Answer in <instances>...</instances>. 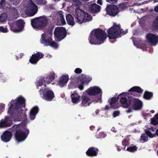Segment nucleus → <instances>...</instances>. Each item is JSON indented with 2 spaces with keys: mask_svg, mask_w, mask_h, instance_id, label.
I'll return each instance as SVG.
<instances>
[{
  "mask_svg": "<svg viewBox=\"0 0 158 158\" xmlns=\"http://www.w3.org/2000/svg\"><path fill=\"white\" fill-rule=\"evenodd\" d=\"M120 102L123 108H128L131 106L135 110H140L142 106V103L140 100L131 96L121 97Z\"/></svg>",
  "mask_w": 158,
  "mask_h": 158,
  "instance_id": "2",
  "label": "nucleus"
},
{
  "mask_svg": "<svg viewBox=\"0 0 158 158\" xmlns=\"http://www.w3.org/2000/svg\"><path fill=\"white\" fill-rule=\"evenodd\" d=\"M148 140V136L145 134H142L139 139L140 141L142 143H144Z\"/></svg>",
  "mask_w": 158,
  "mask_h": 158,
  "instance_id": "33",
  "label": "nucleus"
},
{
  "mask_svg": "<svg viewBox=\"0 0 158 158\" xmlns=\"http://www.w3.org/2000/svg\"><path fill=\"white\" fill-rule=\"evenodd\" d=\"M146 37L148 42L152 45H156L158 42V36L152 33H148Z\"/></svg>",
  "mask_w": 158,
  "mask_h": 158,
  "instance_id": "14",
  "label": "nucleus"
},
{
  "mask_svg": "<svg viewBox=\"0 0 158 158\" xmlns=\"http://www.w3.org/2000/svg\"><path fill=\"white\" fill-rule=\"evenodd\" d=\"M29 15L30 16H33L38 11L37 6L31 1L27 8Z\"/></svg>",
  "mask_w": 158,
  "mask_h": 158,
  "instance_id": "16",
  "label": "nucleus"
},
{
  "mask_svg": "<svg viewBox=\"0 0 158 158\" xmlns=\"http://www.w3.org/2000/svg\"><path fill=\"white\" fill-rule=\"evenodd\" d=\"M99 151L97 148L92 147H89L86 152V155L89 157L96 156Z\"/></svg>",
  "mask_w": 158,
  "mask_h": 158,
  "instance_id": "18",
  "label": "nucleus"
},
{
  "mask_svg": "<svg viewBox=\"0 0 158 158\" xmlns=\"http://www.w3.org/2000/svg\"><path fill=\"white\" fill-rule=\"evenodd\" d=\"M154 117L156 118V119L158 120V113L155 115Z\"/></svg>",
  "mask_w": 158,
  "mask_h": 158,
  "instance_id": "64",
  "label": "nucleus"
},
{
  "mask_svg": "<svg viewBox=\"0 0 158 158\" xmlns=\"http://www.w3.org/2000/svg\"><path fill=\"white\" fill-rule=\"evenodd\" d=\"M69 88H73L74 87V84L73 83H72L70 82L69 83Z\"/></svg>",
  "mask_w": 158,
  "mask_h": 158,
  "instance_id": "54",
  "label": "nucleus"
},
{
  "mask_svg": "<svg viewBox=\"0 0 158 158\" xmlns=\"http://www.w3.org/2000/svg\"><path fill=\"white\" fill-rule=\"evenodd\" d=\"M82 102L81 104V106H86L90 105L92 101L90 100L88 96H83L81 98Z\"/></svg>",
  "mask_w": 158,
  "mask_h": 158,
  "instance_id": "21",
  "label": "nucleus"
},
{
  "mask_svg": "<svg viewBox=\"0 0 158 158\" xmlns=\"http://www.w3.org/2000/svg\"><path fill=\"white\" fill-rule=\"evenodd\" d=\"M107 36L104 30L97 29L91 32L88 39L89 43L92 44H100L104 43Z\"/></svg>",
  "mask_w": 158,
  "mask_h": 158,
  "instance_id": "3",
  "label": "nucleus"
},
{
  "mask_svg": "<svg viewBox=\"0 0 158 158\" xmlns=\"http://www.w3.org/2000/svg\"><path fill=\"white\" fill-rule=\"evenodd\" d=\"M156 129V127L154 128V127H151L149 129L152 131H154L155 129Z\"/></svg>",
  "mask_w": 158,
  "mask_h": 158,
  "instance_id": "62",
  "label": "nucleus"
},
{
  "mask_svg": "<svg viewBox=\"0 0 158 158\" xmlns=\"http://www.w3.org/2000/svg\"><path fill=\"white\" fill-rule=\"evenodd\" d=\"M44 54L40 52H38L33 54L30 57L29 60V62L33 64H36L40 59L44 57Z\"/></svg>",
  "mask_w": 158,
  "mask_h": 158,
  "instance_id": "12",
  "label": "nucleus"
},
{
  "mask_svg": "<svg viewBox=\"0 0 158 158\" xmlns=\"http://www.w3.org/2000/svg\"><path fill=\"white\" fill-rule=\"evenodd\" d=\"M97 3L100 5H102V0H98L97 2Z\"/></svg>",
  "mask_w": 158,
  "mask_h": 158,
  "instance_id": "60",
  "label": "nucleus"
},
{
  "mask_svg": "<svg viewBox=\"0 0 158 158\" xmlns=\"http://www.w3.org/2000/svg\"><path fill=\"white\" fill-rule=\"evenodd\" d=\"M74 17L77 22L80 24L89 21L91 18V15L79 8L76 9Z\"/></svg>",
  "mask_w": 158,
  "mask_h": 158,
  "instance_id": "6",
  "label": "nucleus"
},
{
  "mask_svg": "<svg viewBox=\"0 0 158 158\" xmlns=\"http://www.w3.org/2000/svg\"><path fill=\"white\" fill-rule=\"evenodd\" d=\"M116 145V147L117 148V150L119 152L121 150V148H120V147L118 146L117 145Z\"/></svg>",
  "mask_w": 158,
  "mask_h": 158,
  "instance_id": "63",
  "label": "nucleus"
},
{
  "mask_svg": "<svg viewBox=\"0 0 158 158\" xmlns=\"http://www.w3.org/2000/svg\"><path fill=\"white\" fill-rule=\"evenodd\" d=\"M95 128V127L94 126H90V129L92 131H93Z\"/></svg>",
  "mask_w": 158,
  "mask_h": 158,
  "instance_id": "57",
  "label": "nucleus"
},
{
  "mask_svg": "<svg viewBox=\"0 0 158 158\" xmlns=\"http://www.w3.org/2000/svg\"><path fill=\"white\" fill-rule=\"evenodd\" d=\"M153 28L155 30H158V16L156 17L153 22Z\"/></svg>",
  "mask_w": 158,
  "mask_h": 158,
  "instance_id": "36",
  "label": "nucleus"
},
{
  "mask_svg": "<svg viewBox=\"0 0 158 158\" xmlns=\"http://www.w3.org/2000/svg\"><path fill=\"white\" fill-rule=\"evenodd\" d=\"M118 0H106V1L110 3L114 4Z\"/></svg>",
  "mask_w": 158,
  "mask_h": 158,
  "instance_id": "53",
  "label": "nucleus"
},
{
  "mask_svg": "<svg viewBox=\"0 0 158 158\" xmlns=\"http://www.w3.org/2000/svg\"><path fill=\"white\" fill-rule=\"evenodd\" d=\"M6 2L5 0H1L0 2V6L1 7H3L5 6Z\"/></svg>",
  "mask_w": 158,
  "mask_h": 158,
  "instance_id": "52",
  "label": "nucleus"
},
{
  "mask_svg": "<svg viewBox=\"0 0 158 158\" xmlns=\"http://www.w3.org/2000/svg\"><path fill=\"white\" fill-rule=\"evenodd\" d=\"M77 78L78 80L80 81H81L84 83H88L92 79V78L89 76L84 75L83 74L78 77Z\"/></svg>",
  "mask_w": 158,
  "mask_h": 158,
  "instance_id": "24",
  "label": "nucleus"
},
{
  "mask_svg": "<svg viewBox=\"0 0 158 158\" xmlns=\"http://www.w3.org/2000/svg\"><path fill=\"white\" fill-rule=\"evenodd\" d=\"M66 19L69 25L73 26L75 24L74 18L70 14H68L66 16Z\"/></svg>",
  "mask_w": 158,
  "mask_h": 158,
  "instance_id": "28",
  "label": "nucleus"
},
{
  "mask_svg": "<svg viewBox=\"0 0 158 158\" xmlns=\"http://www.w3.org/2000/svg\"><path fill=\"white\" fill-rule=\"evenodd\" d=\"M11 130L14 133L15 138L18 142H22L26 139L28 136L29 131L26 128H20L19 124L14 125Z\"/></svg>",
  "mask_w": 158,
  "mask_h": 158,
  "instance_id": "4",
  "label": "nucleus"
},
{
  "mask_svg": "<svg viewBox=\"0 0 158 158\" xmlns=\"http://www.w3.org/2000/svg\"><path fill=\"white\" fill-rule=\"evenodd\" d=\"M128 91L129 92H135L140 94L142 93L143 90L139 86H135L130 89Z\"/></svg>",
  "mask_w": 158,
  "mask_h": 158,
  "instance_id": "29",
  "label": "nucleus"
},
{
  "mask_svg": "<svg viewBox=\"0 0 158 158\" xmlns=\"http://www.w3.org/2000/svg\"><path fill=\"white\" fill-rule=\"evenodd\" d=\"M44 82L45 83L44 77H40L39 80L37 82L36 86L38 87L42 86Z\"/></svg>",
  "mask_w": 158,
  "mask_h": 158,
  "instance_id": "35",
  "label": "nucleus"
},
{
  "mask_svg": "<svg viewBox=\"0 0 158 158\" xmlns=\"http://www.w3.org/2000/svg\"><path fill=\"white\" fill-rule=\"evenodd\" d=\"M82 72V70L81 69L79 68H76L74 71V72L78 74Z\"/></svg>",
  "mask_w": 158,
  "mask_h": 158,
  "instance_id": "49",
  "label": "nucleus"
},
{
  "mask_svg": "<svg viewBox=\"0 0 158 158\" xmlns=\"http://www.w3.org/2000/svg\"><path fill=\"white\" fill-rule=\"evenodd\" d=\"M48 22L47 18L43 15L33 19L31 20V23L34 28L41 30L47 25Z\"/></svg>",
  "mask_w": 158,
  "mask_h": 158,
  "instance_id": "5",
  "label": "nucleus"
},
{
  "mask_svg": "<svg viewBox=\"0 0 158 158\" xmlns=\"http://www.w3.org/2000/svg\"><path fill=\"white\" fill-rule=\"evenodd\" d=\"M69 79V76L68 74H63L59 79L58 84L61 87H63L66 85Z\"/></svg>",
  "mask_w": 158,
  "mask_h": 158,
  "instance_id": "20",
  "label": "nucleus"
},
{
  "mask_svg": "<svg viewBox=\"0 0 158 158\" xmlns=\"http://www.w3.org/2000/svg\"><path fill=\"white\" fill-rule=\"evenodd\" d=\"M125 93L123 92L119 95L117 96V99L116 98L112 97L111 98L108 99V102H109L111 108L114 109H116L119 107L118 104L117 102V101H118L119 98V97H122V95L125 94Z\"/></svg>",
  "mask_w": 158,
  "mask_h": 158,
  "instance_id": "13",
  "label": "nucleus"
},
{
  "mask_svg": "<svg viewBox=\"0 0 158 158\" xmlns=\"http://www.w3.org/2000/svg\"><path fill=\"white\" fill-rule=\"evenodd\" d=\"M10 106L9 108L8 114L15 120L19 121H24L27 119L25 112L23 113L22 108L25 107V99L22 96H19L15 102L14 100L10 102Z\"/></svg>",
  "mask_w": 158,
  "mask_h": 158,
  "instance_id": "1",
  "label": "nucleus"
},
{
  "mask_svg": "<svg viewBox=\"0 0 158 158\" xmlns=\"http://www.w3.org/2000/svg\"><path fill=\"white\" fill-rule=\"evenodd\" d=\"M154 135H155V137L156 135L158 137V129L156 130V133L154 134Z\"/></svg>",
  "mask_w": 158,
  "mask_h": 158,
  "instance_id": "61",
  "label": "nucleus"
},
{
  "mask_svg": "<svg viewBox=\"0 0 158 158\" xmlns=\"http://www.w3.org/2000/svg\"><path fill=\"white\" fill-rule=\"evenodd\" d=\"M5 107V104L1 103H0V114L3 111Z\"/></svg>",
  "mask_w": 158,
  "mask_h": 158,
  "instance_id": "47",
  "label": "nucleus"
},
{
  "mask_svg": "<svg viewBox=\"0 0 158 158\" xmlns=\"http://www.w3.org/2000/svg\"><path fill=\"white\" fill-rule=\"evenodd\" d=\"M58 19L60 20L63 25L65 24L66 23L64 15L62 14H59Z\"/></svg>",
  "mask_w": 158,
  "mask_h": 158,
  "instance_id": "39",
  "label": "nucleus"
},
{
  "mask_svg": "<svg viewBox=\"0 0 158 158\" xmlns=\"http://www.w3.org/2000/svg\"><path fill=\"white\" fill-rule=\"evenodd\" d=\"M11 13L13 17L15 18H17L19 17V13L16 9L14 8H11Z\"/></svg>",
  "mask_w": 158,
  "mask_h": 158,
  "instance_id": "32",
  "label": "nucleus"
},
{
  "mask_svg": "<svg viewBox=\"0 0 158 158\" xmlns=\"http://www.w3.org/2000/svg\"><path fill=\"white\" fill-rule=\"evenodd\" d=\"M122 145L124 146L123 148H122L123 150L125 151L126 147L129 145V141L126 139H124L122 141Z\"/></svg>",
  "mask_w": 158,
  "mask_h": 158,
  "instance_id": "37",
  "label": "nucleus"
},
{
  "mask_svg": "<svg viewBox=\"0 0 158 158\" xmlns=\"http://www.w3.org/2000/svg\"><path fill=\"white\" fill-rule=\"evenodd\" d=\"M8 24L10 27V29L11 31L14 32H19L18 28L17 27L16 24H14V23L11 22H9Z\"/></svg>",
  "mask_w": 158,
  "mask_h": 158,
  "instance_id": "30",
  "label": "nucleus"
},
{
  "mask_svg": "<svg viewBox=\"0 0 158 158\" xmlns=\"http://www.w3.org/2000/svg\"><path fill=\"white\" fill-rule=\"evenodd\" d=\"M110 109V107L108 105L106 106L104 110H108Z\"/></svg>",
  "mask_w": 158,
  "mask_h": 158,
  "instance_id": "58",
  "label": "nucleus"
},
{
  "mask_svg": "<svg viewBox=\"0 0 158 158\" xmlns=\"http://www.w3.org/2000/svg\"><path fill=\"white\" fill-rule=\"evenodd\" d=\"M0 31L3 33H6L8 31V30L6 27L0 26Z\"/></svg>",
  "mask_w": 158,
  "mask_h": 158,
  "instance_id": "46",
  "label": "nucleus"
},
{
  "mask_svg": "<svg viewBox=\"0 0 158 158\" xmlns=\"http://www.w3.org/2000/svg\"><path fill=\"white\" fill-rule=\"evenodd\" d=\"M86 92L90 95H96L99 93H102V90L97 86L91 87L86 90Z\"/></svg>",
  "mask_w": 158,
  "mask_h": 158,
  "instance_id": "15",
  "label": "nucleus"
},
{
  "mask_svg": "<svg viewBox=\"0 0 158 158\" xmlns=\"http://www.w3.org/2000/svg\"><path fill=\"white\" fill-rule=\"evenodd\" d=\"M16 23L19 32L21 31L23 28L25 24L23 21L22 19H19L17 20Z\"/></svg>",
  "mask_w": 158,
  "mask_h": 158,
  "instance_id": "26",
  "label": "nucleus"
},
{
  "mask_svg": "<svg viewBox=\"0 0 158 158\" xmlns=\"http://www.w3.org/2000/svg\"><path fill=\"white\" fill-rule=\"evenodd\" d=\"M127 3L126 2L122 3L118 5V6L119 9L123 10L127 8Z\"/></svg>",
  "mask_w": 158,
  "mask_h": 158,
  "instance_id": "42",
  "label": "nucleus"
},
{
  "mask_svg": "<svg viewBox=\"0 0 158 158\" xmlns=\"http://www.w3.org/2000/svg\"><path fill=\"white\" fill-rule=\"evenodd\" d=\"M80 82L81 83L78 85V88L81 90H82L84 89V87L83 85L85 83L82 82L81 81H80Z\"/></svg>",
  "mask_w": 158,
  "mask_h": 158,
  "instance_id": "48",
  "label": "nucleus"
},
{
  "mask_svg": "<svg viewBox=\"0 0 158 158\" xmlns=\"http://www.w3.org/2000/svg\"><path fill=\"white\" fill-rule=\"evenodd\" d=\"M6 15L4 13H2L0 15V23L5 21L7 19Z\"/></svg>",
  "mask_w": 158,
  "mask_h": 158,
  "instance_id": "38",
  "label": "nucleus"
},
{
  "mask_svg": "<svg viewBox=\"0 0 158 158\" xmlns=\"http://www.w3.org/2000/svg\"><path fill=\"white\" fill-rule=\"evenodd\" d=\"M145 134L148 137L150 138H152L155 137L154 134H152L151 132L148 130L146 129L145 130Z\"/></svg>",
  "mask_w": 158,
  "mask_h": 158,
  "instance_id": "41",
  "label": "nucleus"
},
{
  "mask_svg": "<svg viewBox=\"0 0 158 158\" xmlns=\"http://www.w3.org/2000/svg\"><path fill=\"white\" fill-rule=\"evenodd\" d=\"M157 120V119H156L155 117L152 118L151 119V124L154 126L158 124V121Z\"/></svg>",
  "mask_w": 158,
  "mask_h": 158,
  "instance_id": "43",
  "label": "nucleus"
},
{
  "mask_svg": "<svg viewBox=\"0 0 158 158\" xmlns=\"http://www.w3.org/2000/svg\"><path fill=\"white\" fill-rule=\"evenodd\" d=\"M67 35L65 28L63 27H57L55 28L54 35L56 40L57 42L64 39Z\"/></svg>",
  "mask_w": 158,
  "mask_h": 158,
  "instance_id": "10",
  "label": "nucleus"
},
{
  "mask_svg": "<svg viewBox=\"0 0 158 158\" xmlns=\"http://www.w3.org/2000/svg\"><path fill=\"white\" fill-rule=\"evenodd\" d=\"M71 97L72 99V102L73 103H77L80 102L81 98V96L77 93L76 91L72 94Z\"/></svg>",
  "mask_w": 158,
  "mask_h": 158,
  "instance_id": "22",
  "label": "nucleus"
},
{
  "mask_svg": "<svg viewBox=\"0 0 158 158\" xmlns=\"http://www.w3.org/2000/svg\"><path fill=\"white\" fill-rule=\"evenodd\" d=\"M111 131L114 132H117L116 130L114 127H112V128L111 129Z\"/></svg>",
  "mask_w": 158,
  "mask_h": 158,
  "instance_id": "56",
  "label": "nucleus"
},
{
  "mask_svg": "<svg viewBox=\"0 0 158 158\" xmlns=\"http://www.w3.org/2000/svg\"><path fill=\"white\" fill-rule=\"evenodd\" d=\"M120 114V112L119 111H114L113 114V116L114 117H115L119 116Z\"/></svg>",
  "mask_w": 158,
  "mask_h": 158,
  "instance_id": "50",
  "label": "nucleus"
},
{
  "mask_svg": "<svg viewBox=\"0 0 158 158\" xmlns=\"http://www.w3.org/2000/svg\"><path fill=\"white\" fill-rule=\"evenodd\" d=\"M49 46L55 48H57L58 47L57 44L54 41H52V40L51 41Z\"/></svg>",
  "mask_w": 158,
  "mask_h": 158,
  "instance_id": "44",
  "label": "nucleus"
},
{
  "mask_svg": "<svg viewBox=\"0 0 158 158\" xmlns=\"http://www.w3.org/2000/svg\"><path fill=\"white\" fill-rule=\"evenodd\" d=\"M39 111V109L37 106H35L31 110L29 118L30 119L33 120L36 117V115L37 114Z\"/></svg>",
  "mask_w": 158,
  "mask_h": 158,
  "instance_id": "23",
  "label": "nucleus"
},
{
  "mask_svg": "<svg viewBox=\"0 0 158 158\" xmlns=\"http://www.w3.org/2000/svg\"><path fill=\"white\" fill-rule=\"evenodd\" d=\"M12 122L9 117H6L4 119H2L0 121V128L10 127L12 124Z\"/></svg>",
  "mask_w": 158,
  "mask_h": 158,
  "instance_id": "19",
  "label": "nucleus"
},
{
  "mask_svg": "<svg viewBox=\"0 0 158 158\" xmlns=\"http://www.w3.org/2000/svg\"><path fill=\"white\" fill-rule=\"evenodd\" d=\"M132 111V108H129L128 110H126V112L127 113H130Z\"/></svg>",
  "mask_w": 158,
  "mask_h": 158,
  "instance_id": "55",
  "label": "nucleus"
},
{
  "mask_svg": "<svg viewBox=\"0 0 158 158\" xmlns=\"http://www.w3.org/2000/svg\"><path fill=\"white\" fill-rule=\"evenodd\" d=\"M12 135L11 131L6 130L1 135V139L3 142L7 143L10 141L12 138Z\"/></svg>",
  "mask_w": 158,
  "mask_h": 158,
  "instance_id": "17",
  "label": "nucleus"
},
{
  "mask_svg": "<svg viewBox=\"0 0 158 158\" xmlns=\"http://www.w3.org/2000/svg\"><path fill=\"white\" fill-rule=\"evenodd\" d=\"M89 9L92 12L96 13L100 11L101 6L96 3H93L90 5Z\"/></svg>",
  "mask_w": 158,
  "mask_h": 158,
  "instance_id": "25",
  "label": "nucleus"
},
{
  "mask_svg": "<svg viewBox=\"0 0 158 158\" xmlns=\"http://www.w3.org/2000/svg\"><path fill=\"white\" fill-rule=\"evenodd\" d=\"M38 5H41L43 4V0H33Z\"/></svg>",
  "mask_w": 158,
  "mask_h": 158,
  "instance_id": "51",
  "label": "nucleus"
},
{
  "mask_svg": "<svg viewBox=\"0 0 158 158\" xmlns=\"http://www.w3.org/2000/svg\"><path fill=\"white\" fill-rule=\"evenodd\" d=\"M122 29H121L120 26L115 25L111 27L109 29L108 31V36L110 39H113L119 36L121 33H122Z\"/></svg>",
  "mask_w": 158,
  "mask_h": 158,
  "instance_id": "9",
  "label": "nucleus"
},
{
  "mask_svg": "<svg viewBox=\"0 0 158 158\" xmlns=\"http://www.w3.org/2000/svg\"><path fill=\"white\" fill-rule=\"evenodd\" d=\"M6 80V77L2 73H0V81L2 82H4Z\"/></svg>",
  "mask_w": 158,
  "mask_h": 158,
  "instance_id": "45",
  "label": "nucleus"
},
{
  "mask_svg": "<svg viewBox=\"0 0 158 158\" xmlns=\"http://www.w3.org/2000/svg\"><path fill=\"white\" fill-rule=\"evenodd\" d=\"M108 15L110 16H114L119 12V10L117 6L114 5H109L106 8Z\"/></svg>",
  "mask_w": 158,
  "mask_h": 158,
  "instance_id": "11",
  "label": "nucleus"
},
{
  "mask_svg": "<svg viewBox=\"0 0 158 158\" xmlns=\"http://www.w3.org/2000/svg\"><path fill=\"white\" fill-rule=\"evenodd\" d=\"M154 11L156 12H158V5L156 6L154 8Z\"/></svg>",
  "mask_w": 158,
  "mask_h": 158,
  "instance_id": "59",
  "label": "nucleus"
},
{
  "mask_svg": "<svg viewBox=\"0 0 158 158\" xmlns=\"http://www.w3.org/2000/svg\"><path fill=\"white\" fill-rule=\"evenodd\" d=\"M53 28L54 27L48 28L47 31L42 35L40 40L42 44L47 46H49L51 41L52 40V37Z\"/></svg>",
  "mask_w": 158,
  "mask_h": 158,
  "instance_id": "8",
  "label": "nucleus"
},
{
  "mask_svg": "<svg viewBox=\"0 0 158 158\" xmlns=\"http://www.w3.org/2000/svg\"><path fill=\"white\" fill-rule=\"evenodd\" d=\"M153 93L148 91H145L143 97L146 100H149L152 97Z\"/></svg>",
  "mask_w": 158,
  "mask_h": 158,
  "instance_id": "31",
  "label": "nucleus"
},
{
  "mask_svg": "<svg viewBox=\"0 0 158 158\" xmlns=\"http://www.w3.org/2000/svg\"><path fill=\"white\" fill-rule=\"evenodd\" d=\"M107 136V134L104 132H101L99 133L98 135L96 136V137L98 139H100L104 138Z\"/></svg>",
  "mask_w": 158,
  "mask_h": 158,
  "instance_id": "40",
  "label": "nucleus"
},
{
  "mask_svg": "<svg viewBox=\"0 0 158 158\" xmlns=\"http://www.w3.org/2000/svg\"><path fill=\"white\" fill-rule=\"evenodd\" d=\"M55 77V74L54 73L49 74L45 79V83L48 84L51 83L54 80Z\"/></svg>",
  "mask_w": 158,
  "mask_h": 158,
  "instance_id": "27",
  "label": "nucleus"
},
{
  "mask_svg": "<svg viewBox=\"0 0 158 158\" xmlns=\"http://www.w3.org/2000/svg\"><path fill=\"white\" fill-rule=\"evenodd\" d=\"M44 88L41 87L39 90L40 95L42 98L47 101H51L55 98L53 91L48 87H46L45 84H44Z\"/></svg>",
  "mask_w": 158,
  "mask_h": 158,
  "instance_id": "7",
  "label": "nucleus"
},
{
  "mask_svg": "<svg viewBox=\"0 0 158 158\" xmlns=\"http://www.w3.org/2000/svg\"><path fill=\"white\" fill-rule=\"evenodd\" d=\"M137 147L135 145L127 147L126 151L131 152H135L137 151Z\"/></svg>",
  "mask_w": 158,
  "mask_h": 158,
  "instance_id": "34",
  "label": "nucleus"
}]
</instances>
